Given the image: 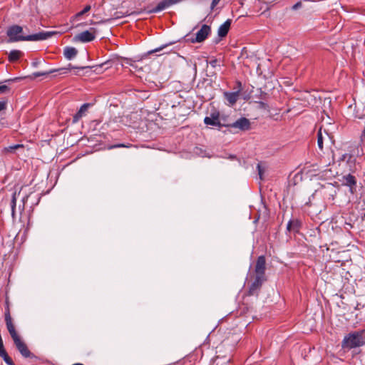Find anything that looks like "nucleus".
I'll return each mask as SVG.
<instances>
[{"label": "nucleus", "mask_w": 365, "mask_h": 365, "mask_svg": "<svg viewBox=\"0 0 365 365\" xmlns=\"http://www.w3.org/2000/svg\"><path fill=\"white\" fill-rule=\"evenodd\" d=\"M5 322L14 345L22 356L24 358H35V355L29 351L26 343L17 333L9 309L5 312Z\"/></svg>", "instance_id": "nucleus-1"}, {"label": "nucleus", "mask_w": 365, "mask_h": 365, "mask_svg": "<svg viewBox=\"0 0 365 365\" xmlns=\"http://www.w3.org/2000/svg\"><path fill=\"white\" fill-rule=\"evenodd\" d=\"M23 31V28L19 25H14L9 27L7 30L6 34L9 38L10 42H16L20 41H42L51 37L55 32H39L38 34L23 36L21 34Z\"/></svg>", "instance_id": "nucleus-2"}, {"label": "nucleus", "mask_w": 365, "mask_h": 365, "mask_svg": "<svg viewBox=\"0 0 365 365\" xmlns=\"http://www.w3.org/2000/svg\"><path fill=\"white\" fill-rule=\"evenodd\" d=\"M364 344L365 336L364 331H354L349 333L344 338L341 342V346L343 349H351L361 346Z\"/></svg>", "instance_id": "nucleus-3"}, {"label": "nucleus", "mask_w": 365, "mask_h": 365, "mask_svg": "<svg viewBox=\"0 0 365 365\" xmlns=\"http://www.w3.org/2000/svg\"><path fill=\"white\" fill-rule=\"evenodd\" d=\"M96 29L91 28L89 30L84 31L75 36V39L81 42H90L96 38Z\"/></svg>", "instance_id": "nucleus-4"}, {"label": "nucleus", "mask_w": 365, "mask_h": 365, "mask_svg": "<svg viewBox=\"0 0 365 365\" xmlns=\"http://www.w3.org/2000/svg\"><path fill=\"white\" fill-rule=\"evenodd\" d=\"M265 280V277L255 276V280L252 282L249 287L248 294L250 296L257 295L263 282Z\"/></svg>", "instance_id": "nucleus-5"}, {"label": "nucleus", "mask_w": 365, "mask_h": 365, "mask_svg": "<svg viewBox=\"0 0 365 365\" xmlns=\"http://www.w3.org/2000/svg\"><path fill=\"white\" fill-rule=\"evenodd\" d=\"M266 260L264 256H259L256 262L255 272V276L265 277Z\"/></svg>", "instance_id": "nucleus-6"}, {"label": "nucleus", "mask_w": 365, "mask_h": 365, "mask_svg": "<svg viewBox=\"0 0 365 365\" xmlns=\"http://www.w3.org/2000/svg\"><path fill=\"white\" fill-rule=\"evenodd\" d=\"M342 185L349 187V190L354 193L356 190V180L354 176L351 174L344 175L341 179Z\"/></svg>", "instance_id": "nucleus-7"}, {"label": "nucleus", "mask_w": 365, "mask_h": 365, "mask_svg": "<svg viewBox=\"0 0 365 365\" xmlns=\"http://www.w3.org/2000/svg\"><path fill=\"white\" fill-rule=\"evenodd\" d=\"M250 121L246 118H240L233 123L229 125L232 128H238L241 130H247L250 128Z\"/></svg>", "instance_id": "nucleus-8"}, {"label": "nucleus", "mask_w": 365, "mask_h": 365, "mask_svg": "<svg viewBox=\"0 0 365 365\" xmlns=\"http://www.w3.org/2000/svg\"><path fill=\"white\" fill-rule=\"evenodd\" d=\"M220 114L218 112H214L210 114V116H206L204 119V123L206 125L212 126H220Z\"/></svg>", "instance_id": "nucleus-9"}, {"label": "nucleus", "mask_w": 365, "mask_h": 365, "mask_svg": "<svg viewBox=\"0 0 365 365\" xmlns=\"http://www.w3.org/2000/svg\"><path fill=\"white\" fill-rule=\"evenodd\" d=\"M331 137L329 136V133L324 130L322 132V128L318 131L317 133V145L320 150H323V143L324 141H330Z\"/></svg>", "instance_id": "nucleus-10"}, {"label": "nucleus", "mask_w": 365, "mask_h": 365, "mask_svg": "<svg viewBox=\"0 0 365 365\" xmlns=\"http://www.w3.org/2000/svg\"><path fill=\"white\" fill-rule=\"evenodd\" d=\"M210 27L207 25H203L196 34V42L203 41L210 33Z\"/></svg>", "instance_id": "nucleus-11"}, {"label": "nucleus", "mask_w": 365, "mask_h": 365, "mask_svg": "<svg viewBox=\"0 0 365 365\" xmlns=\"http://www.w3.org/2000/svg\"><path fill=\"white\" fill-rule=\"evenodd\" d=\"M91 106V103H84L83 104L78 111L73 115V123H76L78 122V120L85 115L86 113L87 112L88 108Z\"/></svg>", "instance_id": "nucleus-12"}, {"label": "nucleus", "mask_w": 365, "mask_h": 365, "mask_svg": "<svg viewBox=\"0 0 365 365\" xmlns=\"http://www.w3.org/2000/svg\"><path fill=\"white\" fill-rule=\"evenodd\" d=\"M231 20L227 19L224 24H222L218 29V36L221 38L225 37L230 28Z\"/></svg>", "instance_id": "nucleus-13"}, {"label": "nucleus", "mask_w": 365, "mask_h": 365, "mask_svg": "<svg viewBox=\"0 0 365 365\" xmlns=\"http://www.w3.org/2000/svg\"><path fill=\"white\" fill-rule=\"evenodd\" d=\"M78 50L74 47L67 46L64 48L63 55L66 58L71 60L76 56Z\"/></svg>", "instance_id": "nucleus-14"}, {"label": "nucleus", "mask_w": 365, "mask_h": 365, "mask_svg": "<svg viewBox=\"0 0 365 365\" xmlns=\"http://www.w3.org/2000/svg\"><path fill=\"white\" fill-rule=\"evenodd\" d=\"M20 194V191L17 192L16 191H14L12 194L11 200H10V206L11 210V216L13 220L16 217V200H17V195Z\"/></svg>", "instance_id": "nucleus-15"}, {"label": "nucleus", "mask_w": 365, "mask_h": 365, "mask_svg": "<svg viewBox=\"0 0 365 365\" xmlns=\"http://www.w3.org/2000/svg\"><path fill=\"white\" fill-rule=\"evenodd\" d=\"M225 96L226 100L229 102V103L231 106H233L234 104H235V103L238 100L239 92L238 91L232 92V93L226 92V93H225Z\"/></svg>", "instance_id": "nucleus-16"}, {"label": "nucleus", "mask_w": 365, "mask_h": 365, "mask_svg": "<svg viewBox=\"0 0 365 365\" xmlns=\"http://www.w3.org/2000/svg\"><path fill=\"white\" fill-rule=\"evenodd\" d=\"M300 227V222L298 220H292L289 221L287 229L289 231L297 232Z\"/></svg>", "instance_id": "nucleus-17"}, {"label": "nucleus", "mask_w": 365, "mask_h": 365, "mask_svg": "<svg viewBox=\"0 0 365 365\" xmlns=\"http://www.w3.org/2000/svg\"><path fill=\"white\" fill-rule=\"evenodd\" d=\"M89 68H91V67L90 66H74L71 63H69L68 65V67H66V68H61L56 69V71H63L62 73H66L67 71H68V70L76 69V70L80 71V70L87 69Z\"/></svg>", "instance_id": "nucleus-18"}, {"label": "nucleus", "mask_w": 365, "mask_h": 365, "mask_svg": "<svg viewBox=\"0 0 365 365\" xmlns=\"http://www.w3.org/2000/svg\"><path fill=\"white\" fill-rule=\"evenodd\" d=\"M21 54H22L21 51H20L19 50H12L9 53V56H8L9 61L10 62H15L20 58Z\"/></svg>", "instance_id": "nucleus-19"}, {"label": "nucleus", "mask_w": 365, "mask_h": 365, "mask_svg": "<svg viewBox=\"0 0 365 365\" xmlns=\"http://www.w3.org/2000/svg\"><path fill=\"white\" fill-rule=\"evenodd\" d=\"M132 62H135L134 61H132L131 59H129V58H123V61H122V66L125 68V69H128V71L131 73H133L135 72V71H133L131 68H129V66H133L134 69L136 68L135 66H134L133 64H132Z\"/></svg>", "instance_id": "nucleus-20"}, {"label": "nucleus", "mask_w": 365, "mask_h": 365, "mask_svg": "<svg viewBox=\"0 0 365 365\" xmlns=\"http://www.w3.org/2000/svg\"><path fill=\"white\" fill-rule=\"evenodd\" d=\"M56 71V69H52V70H50V71H44V72H35L31 76H30L29 78L31 79H34V78H36L37 77L48 76V75H49V74H51L52 73H54Z\"/></svg>", "instance_id": "nucleus-21"}, {"label": "nucleus", "mask_w": 365, "mask_h": 365, "mask_svg": "<svg viewBox=\"0 0 365 365\" xmlns=\"http://www.w3.org/2000/svg\"><path fill=\"white\" fill-rule=\"evenodd\" d=\"M23 145H20V144H16V145H11V146H9L7 148H4V150L6 152H9V153H12L14 152V150H16V149L19 148H22Z\"/></svg>", "instance_id": "nucleus-22"}, {"label": "nucleus", "mask_w": 365, "mask_h": 365, "mask_svg": "<svg viewBox=\"0 0 365 365\" xmlns=\"http://www.w3.org/2000/svg\"><path fill=\"white\" fill-rule=\"evenodd\" d=\"M90 10H91V6L87 5L85 6V8L81 11H80L76 14V18L80 17V16H83V14H85L86 13L88 12Z\"/></svg>", "instance_id": "nucleus-23"}, {"label": "nucleus", "mask_w": 365, "mask_h": 365, "mask_svg": "<svg viewBox=\"0 0 365 365\" xmlns=\"http://www.w3.org/2000/svg\"><path fill=\"white\" fill-rule=\"evenodd\" d=\"M10 88L9 86L6 85H1L0 86V93H5L9 92Z\"/></svg>", "instance_id": "nucleus-24"}, {"label": "nucleus", "mask_w": 365, "mask_h": 365, "mask_svg": "<svg viewBox=\"0 0 365 365\" xmlns=\"http://www.w3.org/2000/svg\"><path fill=\"white\" fill-rule=\"evenodd\" d=\"M302 7V3L300 1L297 2L295 4H294L292 7L293 10H297Z\"/></svg>", "instance_id": "nucleus-25"}, {"label": "nucleus", "mask_w": 365, "mask_h": 365, "mask_svg": "<svg viewBox=\"0 0 365 365\" xmlns=\"http://www.w3.org/2000/svg\"><path fill=\"white\" fill-rule=\"evenodd\" d=\"M257 170H258V173H259V178L260 179H262V168L261 167V165L259 164L257 165Z\"/></svg>", "instance_id": "nucleus-26"}, {"label": "nucleus", "mask_w": 365, "mask_h": 365, "mask_svg": "<svg viewBox=\"0 0 365 365\" xmlns=\"http://www.w3.org/2000/svg\"><path fill=\"white\" fill-rule=\"evenodd\" d=\"M6 108V102H2V101H0V112L1 110H5Z\"/></svg>", "instance_id": "nucleus-27"}, {"label": "nucleus", "mask_w": 365, "mask_h": 365, "mask_svg": "<svg viewBox=\"0 0 365 365\" xmlns=\"http://www.w3.org/2000/svg\"><path fill=\"white\" fill-rule=\"evenodd\" d=\"M28 197H29V196H25L22 199V207L21 208V210L22 211L24 210L25 203H26V201L27 200Z\"/></svg>", "instance_id": "nucleus-28"}, {"label": "nucleus", "mask_w": 365, "mask_h": 365, "mask_svg": "<svg viewBox=\"0 0 365 365\" xmlns=\"http://www.w3.org/2000/svg\"><path fill=\"white\" fill-rule=\"evenodd\" d=\"M220 0H212V2L211 4V9H213L217 4L220 2Z\"/></svg>", "instance_id": "nucleus-29"}, {"label": "nucleus", "mask_w": 365, "mask_h": 365, "mask_svg": "<svg viewBox=\"0 0 365 365\" xmlns=\"http://www.w3.org/2000/svg\"><path fill=\"white\" fill-rule=\"evenodd\" d=\"M217 59H213L210 61V64L212 67L215 68L217 66Z\"/></svg>", "instance_id": "nucleus-30"}, {"label": "nucleus", "mask_w": 365, "mask_h": 365, "mask_svg": "<svg viewBox=\"0 0 365 365\" xmlns=\"http://www.w3.org/2000/svg\"><path fill=\"white\" fill-rule=\"evenodd\" d=\"M19 79H20L19 78H10V79L6 80L5 82H14V81H17Z\"/></svg>", "instance_id": "nucleus-31"}, {"label": "nucleus", "mask_w": 365, "mask_h": 365, "mask_svg": "<svg viewBox=\"0 0 365 365\" xmlns=\"http://www.w3.org/2000/svg\"><path fill=\"white\" fill-rule=\"evenodd\" d=\"M38 64H39V61L38 60H36L31 63V66L33 67H37Z\"/></svg>", "instance_id": "nucleus-32"}, {"label": "nucleus", "mask_w": 365, "mask_h": 365, "mask_svg": "<svg viewBox=\"0 0 365 365\" xmlns=\"http://www.w3.org/2000/svg\"><path fill=\"white\" fill-rule=\"evenodd\" d=\"M164 47H165V46H161V47L158 48H155V50H153V51H150V53H154V52L160 51H161Z\"/></svg>", "instance_id": "nucleus-33"}, {"label": "nucleus", "mask_w": 365, "mask_h": 365, "mask_svg": "<svg viewBox=\"0 0 365 365\" xmlns=\"http://www.w3.org/2000/svg\"><path fill=\"white\" fill-rule=\"evenodd\" d=\"M347 157H349V158H351L350 155H349L348 154H344L342 155V160H345Z\"/></svg>", "instance_id": "nucleus-34"}, {"label": "nucleus", "mask_w": 365, "mask_h": 365, "mask_svg": "<svg viewBox=\"0 0 365 365\" xmlns=\"http://www.w3.org/2000/svg\"><path fill=\"white\" fill-rule=\"evenodd\" d=\"M115 148L125 147L124 144H118L114 145Z\"/></svg>", "instance_id": "nucleus-35"}, {"label": "nucleus", "mask_w": 365, "mask_h": 365, "mask_svg": "<svg viewBox=\"0 0 365 365\" xmlns=\"http://www.w3.org/2000/svg\"><path fill=\"white\" fill-rule=\"evenodd\" d=\"M76 75H79L78 71L75 73Z\"/></svg>", "instance_id": "nucleus-36"}]
</instances>
